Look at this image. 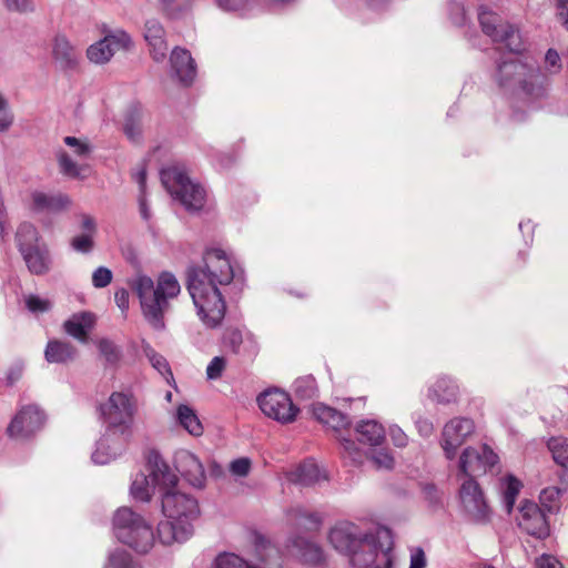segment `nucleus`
<instances>
[{"label": "nucleus", "mask_w": 568, "mask_h": 568, "mask_svg": "<svg viewBox=\"0 0 568 568\" xmlns=\"http://www.w3.org/2000/svg\"><path fill=\"white\" fill-rule=\"evenodd\" d=\"M295 392L298 396L304 398H312L317 393L315 378L307 376L296 379Z\"/></svg>", "instance_id": "48"}, {"label": "nucleus", "mask_w": 568, "mask_h": 568, "mask_svg": "<svg viewBox=\"0 0 568 568\" xmlns=\"http://www.w3.org/2000/svg\"><path fill=\"white\" fill-rule=\"evenodd\" d=\"M104 568H141L136 562H134L132 556L123 550L115 549L110 552L108 557V562Z\"/></svg>", "instance_id": "42"}, {"label": "nucleus", "mask_w": 568, "mask_h": 568, "mask_svg": "<svg viewBox=\"0 0 568 568\" xmlns=\"http://www.w3.org/2000/svg\"><path fill=\"white\" fill-rule=\"evenodd\" d=\"M328 539L336 550L349 556L365 541L358 528L351 523L335 526L331 529Z\"/></svg>", "instance_id": "16"}, {"label": "nucleus", "mask_w": 568, "mask_h": 568, "mask_svg": "<svg viewBox=\"0 0 568 568\" xmlns=\"http://www.w3.org/2000/svg\"><path fill=\"white\" fill-rule=\"evenodd\" d=\"M498 459V455L486 444L479 449L467 447L460 455L459 470L468 478H474L494 467Z\"/></svg>", "instance_id": "12"}, {"label": "nucleus", "mask_w": 568, "mask_h": 568, "mask_svg": "<svg viewBox=\"0 0 568 568\" xmlns=\"http://www.w3.org/2000/svg\"><path fill=\"white\" fill-rule=\"evenodd\" d=\"M148 471L150 473L149 469ZM156 486L150 475L139 474L131 485V494L135 499L149 501Z\"/></svg>", "instance_id": "35"}, {"label": "nucleus", "mask_w": 568, "mask_h": 568, "mask_svg": "<svg viewBox=\"0 0 568 568\" xmlns=\"http://www.w3.org/2000/svg\"><path fill=\"white\" fill-rule=\"evenodd\" d=\"M371 462L376 468L390 469L394 466V458L387 450L374 452Z\"/></svg>", "instance_id": "52"}, {"label": "nucleus", "mask_w": 568, "mask_h": 568, "mask_svg": "<svg viewBox=\"0 0 568 568\" xmlns=\"http://www.w3.org/2000/svg\"><path fill=\"white\" fill-rule=\"evenodd\" d=\"M175 467L181 476L193 487L202 488L205 484V470L200 459L189 450L175 455Z\"/></svg>", "instance_id": "17"}, {"label": "nucleus", "mask_w": 568, "mask_h": 568, "mask_svg": "<svg viewBox=\"0 0 568 568\" xmlns=\"http://www.w3.org/2000/svg\"><path fill=\"white\" fill-rule=\"evenodd\" d=\"M548 77L534 64L528 65L525 75L518 81L521 92L531 100H540L547 97Z\"/></svg>", "instance_id": "18"}, {"label": "nucleus", "mask_w": 568, "mask_h": 568, "mask_svg": "<svg viewBox=\"0 0 568 568\" xmlns=\"http://www.w3.org/2000/svg\"><path fill=\"white\" fill-rule=\"evenodd\" d=\"M378 548L373 539L365 541L349 556L354 568H369L377 559Z\"/></svg>", "instance_id": "29"}, {"label": "nucleus", "mask_w": 568, "mask_h": 568, "mask_svg": "<svg viewBox=\"0 0 568 568\" xmlns=\"http://www.w3.org/2000/svg\"><path fill=\"white\" fill-rule=\"evenodd\" d=\"M39 241L40 235L37 227L33 224L24 222L19 225L16 233V242L20 254L37 246H40L41 244L39 243Z\"/></svg>", "instance_id": "31"}, {"label": "nucleus", "mask_w": 568, "mask_h": 568, "mask_svg": "<svg viewBox=\"0 0 568 568\" xmlns=\"http://www.w3.org/2000/svg\"><path fill=\"white\" fill-rule=\"evenodd\" d=\"M77 355V348L69 342L49 341L44 351V357L49 363H68Z\"/></svg>", "instance_id": "27"}, {"label": "nucleus", "mask_w": 568, "mask_h": 568, "mask_svg": "<svg viewBox=\"0 0 568 568\" xmlns=\"http://www.w3.org/2000/svg\"><path fill=\"white\" fill-rule=\"evenodd\" d=\"M214 568H258L257 566H254L250 564L248 561L244 560L240 556L226 552L220 555L215 559V567Z\"/></svg>", "instance_id": "44"}, {"label": "nucleus", "mask_w": 568, "mask_h": 568, "mask_svg": "<svg viewBox=\"0 0 568 568\" xmlns=\"http://www.w3.org/2000/svg\"><path fill=\"white\" fill-rule=\"evenodd\" d=\"M459 499L464 511L469 518L479 524H486L490 518V508L485 499L479 484L473 478H467L460 486Z\"/></svg>", "instance_id": "10"}, {"label": "nucleus", "mask_w": 568, "mask_h": 568, "mask_svg": "<svg viewBox=\"0 0 568 568\" xmlns=\"http://www.w3.org/2000/svg\"><path fill=\"white\" fill-rule=\"evenodd\" d=\"M193 534L192 524L176 523L175 520L161 521L158 526L159 540L163 545L183 542Z\"/></svg>", "instance_id": "20"}, {"label": "nucleus", "mask_w": 568, "mask_h": 568, "mask_svg": "<svg viewBox=\"0 0 568 568\" xmlns=\"http://www.w3.org/2000/svg\"><path fill=\"white\" fill-rule=\"evenodd\" d=\"M312 413L316 420L334 430L346 429L351 424L345 414L321 403L313 405Z\"/></svg>", "instance_id": "22"}, {"label": "nucleus", "mask_w": 568, "mask_h": 568, "mask_svg": "<svg viewBox=\"0 0 568 568\" xmlns=\"http://www.w3.org/2000/svg\"><path fill=\"white\" fill-rule=\"evenodd\" d=\"M389 435L396 447H405L408 444L407 435L399 427H392Z\"/></svg>", "instance_id": "59"}, {"label": "nucleus", "mask_w": 568, "mask_h": 568, "mask_svg": "<svg viewBox=\"0 0 568 568\" xmlns=\"http://www.w3.org/2000/svg\"><path fill=\"white\" fill-rule=\"evenodd\" d=\"M203 275L193 273L191 281L186 282V290L196 308V315L203 325L210 329L220 327L226 313V302L219 287L211 283H203Z\"/></svg>", "instance_id": "3"}, {"label": "nucleus", "mask_w": 568, "mask_h": 568, "mask_svg": "<svg viewBox=\"0 0 568 568\" xmlns=\"http://www.w3.org/2000/svg\"><path fill=\"white\" fill-rule=\"evenodd\" d=\"M292 519L295 521V525L298 528L315 531L318 530L322 524L321 518L316 514H307L301 509H294L290 514Z\"/></svg>", "instance_id": "41"}, {"label": "nucleus", "mask_w": 568, "mask_h": 568, "mask_svg": "<svg viewBox=\"0 0 568 568\" xmlns=\"http://www.w3.org/2000/svg\"><path fill=\"white\" fill-rule=\"evenodd\" d=\"M251 468L248 458H239L231 463L230 469L234 475L246 476Z\"/></svg>", "instance_id": "57"}, {"label": "nucleus", "mask_w": 568, "mask_h": 568, "mask_svg": "<svg viewBox=\"0 0 568 568\" xmlns=\"http://www.w3.org/2000/svg\"><path fill=\"white\" fill-rule=\"evenodd\" d=\"M529 63L521 62L518 59L504 61L498 65L497 80L500 87L518 84L521 75H525Z\"/></svg>", "instance_id": "26"}, {"label": "nucleus", "mask_w": 568, "mask_h": 568, "mask_svg": "<svg viewBox=\"0 0 568 568\" xmlns=\"http://www.w3.org/2000/svg\"><path fill=\"white\" fill-rule=\"evenodd\" d=\"M144 353L146 354L152 366L162 375V376H172V372L168 361L156 353L150 345L144 347Z\"/></svg>", "instance_id": "46"}, {"label": "nucleus", "mask_w": 568, "mask_h": 568, "mask_svg": "<svg viewBox=\"0 0 568 568\" xmlns=\"http://www.w3.org/2000/svg\"><path fill=\"white\" fill-rule=\"evenodd\" d=\"M144 39L149 44L153 60L156 62L163 61L168 53L165 30L156 19H150L145 22Z\"/></svg>", "instance_id": "19"}, {"label": "nucleus", "mask_w": 568, "mask_h": 568, "mask_svg": "<svg viewBox=\"0 0 568 568\" xmlns=\"http://www.w3.org/2000/svg\"><path fill=\"white\" fill-rule=\"evenodd\" d=\"M523 488V484L513 475H508L505 479V488L503 491V499L506 513L511 514L516 499Z\"/></svg>", "instance_id": "37"}, {"label": "nucleus", "mask_w": 568, "mask_h": 568, "mask_svg": "<svg viewBox=\"0 0 568 568\" xmlns=\"http://www.w3.org/2000/svg\"><path fill=\"white\" fill-rule=\"evenodd\" d=\"M293 545L298 550L302 560L307 564L316 565L324 558L322 548L306 538L297 537Z\"/></svg>", "instance_id": "33"}, {"label": "nucleus", "mask_w": 568, "mask_h": 568, "mask_svg": "<svg viewBox=\"0 0 568 568\" xmlns=\"http://www.w3.org/2000/svg\"><path fill=\"white\" fill-rule=\"evenodd\" d=\"M45 422L43 412L37 405L23 406L7 427V435L14 439H27L39 432Z\"/></svg>", "instance_id": "11"}, {"label": "nucleus", "mask_w": 568, "mask_h": 568, "mask_svg": "<svg viewBox=\"0 0 568 568\" xmlns=\"http://www.w3.org/2000/svg\"><path fill=\"white\" fill-rule=\"evenodd\" d=\"M357 439L369 446H378L385 439L384 427L375 420H363L356 426Z\"/></svg>", "instance_id": "28"}, {"label": "nucleus", "mask_w": 568, "mask_h": 568, "mask_svg": "<svg viewBox=\"0 0 568 568\" xmlns=\"http://www.w3.org/2000/svg\"><path fill=\"white\" fill-rule=\"evenodd\" d=\"M53 55L63 68H73L79 59L78 51L63 36H58L54 39Z\"/></svg>", "instance_id": "30"}, {"label": "nucleus", "mask_w": 568, "mask_h": 568, "mask_svg": "<svg viewBox=\"0 0 568 568\" xmlns=\"http://www.w3.org/2000/svg\"><path fill=\"white\" fill-rule=\"evenodd\" d=\"M517 523L523 530L534 537L542 539L549 535L546 516L537 504L532 501L524 500L521 503Z\"/></svg>", "instance_id": "15"}, {"label": "nucleus", "mask_w": 568, "mask_h": 568, "mask_svg": "<svg viewBox=\"0 0 568 568\" xmlns=\"http://www.w3.org/2000/svg\"><path fill=\"white\" fill-rule=\"evenodd\" d=\"M130 45V36L124 31H116L91 44L87 50V55L91 62L105 63L116 51L126 50Z\"/></svg>", "instance_id": "14"}, {"label": "nucleus", "mask_w": 568, "mask_h": 568, "mask_svg": "<svg viewBox=\"0 0 568 568\" xmlns=\"http://www.w3.org/2000/svg\"><path fill=\"white\" fill-rule=\"evenodd\" d=\"M547 446L556 464L568 469V438L552 437L548 440Z\"/></svg>", "instance_id": "38"}, {"label": "nucleus", "mask_w": 568, "mask_h": 568, "mask_svg": "<svg viewBox=\"0 0 568 568\" xmlns=\"http://www.w3.org/2000/svg\"><path fill=\"white\" fill-rule=\"evenodd\" d=\"M23 369L20 365L11 366L7 372V384L12 386L14 383L21 379Z\"/></svg>", "instance_id": "64"}, {"label": "nucleus", "mask_w": 568, "mask_h": 568, "mask_svg": "<svg viewBox=\"0 0 568 568\" xmlns=\"http://www.w3.org/2000/svg\"><path fill=\"white\" fill-rule=\"evenodd\" d=\"M161 10L171 18L189 11L197 0H156Z\"/></svg>", "instance_id": "39"}, {"label": "nucleus", "mask_w": 568, "mask_h": 568, "mask_svg": "<svg viewBox=\"0 0 568 568\" xmlns=\"http://www.w3.org/2000/svg\"><path fill=\"white\" fill-rule=\"evenodd\" d=\"M226 358L224 356H215L206 367L207 379L215 381L222 377L226 368Z\"/></svg>", "instance_id": "49"}, {"label": "nucleus", "mask_w": 568, "mask_h": 568, "mask_svg": "<svg viewBox=\"0 0 568 568\" xmlns=\"http://www.w3.org/2000/svg\"><path fill=\"white\" fill-rule=\"evenodd\" d=\"M58 163L61 173L72 179L84 178L82 172L88 169L87 166L77 164L65 151L59 152Z\"/></svg>", "instance_id": "40"}, {"label": "nucleus", "mask_w": 568, "mask_h": 568, "mask_svg": "<svg viewBox=\"0 0 568 568\" xmlns=\"http://www.w3.org/2000/svg\"><path fill=\"white\" fill-rule=\"evenodd\" d=\"M6 6L9 10L18 12H27L32 10L31 0H4Z\"/></svg>", "instance_id": "58"}, {"label": "nucleus", "mask_w": 568, "mask_h": 568, "mask_svg": "<svg viewBox=\"0 0 568 568\" xmlns=\"http://www.w3.org/2000/svg\"><path fill=\"white\" fill-rule=\"evenodd\" d=\"M537 567L538 568H565L562 566V564L557 558H555L554 556H550V555H542L537 560Z\"/></svg>", "instance_id": "61"}, {"label": "nucleus", "mask_w": 568, "mask_h": 568, "mask_svg": "<svg viewBox=\"0 0 568 568\" xmlns=\"http://www.w3.org/2000/svg\"><path fill=\"white\" fill-rule=\"evenodd\" d=\"M320 478L321 470L318 466L312 460H306L292 474L291 480L303 486H310L317 483Z\"/></svg>", "instance_id": "34"}, {"label": "nucleus", "mask_w": 568, "mask_h": 568, "mask_svg": "<svg viewBox=\"0 0 568 568\" xmlns=\"http://www.w3.org/2000/svg\"><path fill=\"white\" fill-rule=\"evenodd\" d=\"M459 387L447 376L439 377L430 388L429 396L439 404H452L458 400Z\"/></svg>", "instance_id": "25"}, {"label": "nucleus", "mask_w": 568, "mask_h": 568, "mask_svg": "<svg viewBox=\"0 0 568 568\" xmlns=\"http://www.w3.org/2000/svg\"><path fill=\"white\" fill-rule=\"evenodd\" d=\"M98 348L101 356L109 365L114 366L120 362L121 351L112 341L108 338H101L98 342Z\"/></svg>", "instance_id": "43"}, {"label": "nucleus", "mask_w": 568, "mask_h": 568, "mask_svg": "<svg viewBox=\"0 0 568 568\" xmlns=\"http://www.w3.org/2000/svg\"><path fill=\"white\" fill-rule=\"evenodd\" d=\"M112 272L104 266L98 267L92 274V284L97 288H103L112 282Z\"/></svg>", "instance_id": "51"}, {"label": "nucleus", "mask_w": 568, "mask_h": 568, "mask_svg": "<svg viewBox=\"0 0 568 568\" xmlns=\"http://www.w3.org/2000/svg\"><path fill=\"white\" fill-rule=\"evenodd\" d=\"M138 294L146 321L156 329L164 327L163 316L169 308V300L175 298L181 292V285L171 272H162L156 285L151 277L139 275L132 285Z\"/></svg>", "instance_id": "2"}, {"label": "nucleus", "mask_w": 568, "mask_h": 568, "mask_svg": "<svg viewBox=\"0 0 568 568\" xmlns=\"http://www.w3.org/2000/svg\"><path fill=\"white\" fill-rule=\"evenodd\" d=\"M116 305L124 312L129 308V292L125 288H120L114 294Z\"/></svg>", "instance_id": "63"}, {"label": "nucleus", "mask_w": 568, "mask_h": 568, "mask_svg": "<svg viewBox=\"0 0 568 568\" xmlns=\"http://www.w3.org/2000/svg\"><path fill=\"white\" fill-rule=\"evenodd\" d=\"M426 566V557L425 552L422 548H417L410 558V567L409 568H425Z\"/></svg>", "instance_id": "62"}, {"label": "nucleus", "mask_w": 568, "mask_h": 568, "mask_svg": "<svg viewBox=\"0 0 568 568\" xmlns=\"http://www.w3.org/2000/svg\"><path fill=\"white\" fill-rule=\"evenodd\" d=\"M478 20L485 34L495 42H501L514 53L521 52L523 42L519 31L508 22H505L497 13L480 9Z\"/></svg>", "instance_id": "8"}, {"label": "nucleus", "mask_w": 568, "mask_h": 568, "mask_svg": "<svg viewBox=\"0 0 568 568\" xmlns=\"http://www.w3.org/2000/svg\"><path fill=\"white\" fill-rule=\"evenodd\" d=\"M113 529L118 540L136 552L146 554L154 545L155 539L151 525L129 507H121L115 511Z\"/></svg>", "instance_id": "4"}, {"label": "nucleus", "mask_w": 568, "mask_h": 568, "mask_svg": "<svg viewBox=\"0 0 568 568\" xmlns=\"http://www.w3.org/2000/svg\"><path fill=\"white\" fill-rule=\"evenodd\" d=\"M93 239L91 234H81L74 236L71 241V246L81 253H88L93 248Z\"/></svg>", "instance_id": "54"}, {"label": "nucleus", "mask_w": 568, "mask_h": 568, "mask_svg": "<svg viewBox=\"0 0 568 568\" xmlns=\"http://www.w3.org/2000/svg\"><path fill=\"white\" fill-rule=\"evenodd\" d=\"M178 418L180 424L193 436H200L203 433V426L195 415L194 410L186 405H180L178 408Z\"/></svg>", "instance_id": "36"}, {"label": "nucleus", "mask_w": 568, "mask_h": 568, "mask_svg": "<svg viewBox=\"0 0 568 568\" xmlns=\"http://www.w3.org/2000/svg\"><path fill=\"white\" fill-rule=\"evenodd\" d=\"M224 344L230 347L234 354H237L243 344L242 332L237 328H227L224 333Z\"/></svg>", "instance_id": "50"}, {"label": "nucleus", "mask_w": 568, "mask_h": 568, "mask_svg": "<svg viewBox=\"0 0 568 568\" xmlns=\"http://www.w3.org/2000/svg\"><path fill=\"white\" fill-rule=\"evenodd\" d=\"M200 272L203 283L219 285H229L234 278V270L230 257L221 248H206L203 254V265H191L186 270V282L191 281L193 273Z\"/></svg>", "instance_id": "6"}, {"label": "nucleus", "mask_w": 568, "mask_h": 568, "mask_svg": "<svg viewBox=\"0 0 568 568\" xmlns=\"http://www.w3.org/2000/svg\"><path fill=\"white\" fill-rule=\"evenodd\" d=\"M136 400L131 394L113 392L108 402L100 405V414L108 428L124 433L133 424Z\"/></svg>", "instance_id": "7"}, {"label": "nucleus", "mask_w": 568, "mask_h": 568, "mask_svg": "<svg viewBox=\"0 0 568 568\" xmlns=\"http://www.w3.org/2000/svg\"><path fill=\"white\" fill-rule=\"evenodd\" d=\"M170 62L179 80L189 85L195 77V63L191 53L185 49L174 48Z\"/></svg>", "instance_id": "21"}, {"label": "nucleus", "mask_w": 568, "mask_h": 568, "mask_svg": "<svg viewBox=\"0 0 568 568\" xmlns=\"http://www.w3.org/2000/svg\"><path fill=\"white\" fill-rule=\"evenodd\" d=\"M475 430V424L471 419L456 417L450 419L442 433V447L448 459L456 456L457 449L466 442Z\"/></svg>", "instance_id": "13"}, {"label": "nucleus", "mask_w": 568, "mask_h": 568, "mask_svg": "<svg viewBox=\"0 0 568 568\" xmlns=\"http://www.w3.org/2000/svg\"><path fill=\"white\" fill-rule=\"evenodd\" d=\"M23 261L31 274L44 275L51 268V257L44 244L21 253Z\"/></svg>", "instance_id": "23"}, {"label": "nucleus", "mask_w": 568, "mask_h": 568, "mask_svg": "<svg viewBox=\"0 0 568 568\" xmlns=\"http://www.w3.org/2000/svg\"><path fill=\"white\" fill-rule=\"evenodd\" d=\"M13 122V116L9 111L8 102L0 95V131H6Z\"/></svg>", "instance_id": "56"}, {"label": "nucleus", "mask_w": 568, "mask_h": 568, "mask_svg": "<svg viewBox=\"0 0 568 568\" xmlns=\"http://www.w3.org/2000/svg\"><path fill=\"white\" fill-rule=\"evenodd\" d=\"M123 130L125 135L132 140L136 141L141 134L140 130V115L136 110H132L128 112L125 116V122L123 124Z\"/></svg>", "instance_id": "47"}, {"label": "nucleus", "mask_w": 568, "mask_h": 568, "mask_svg": "<svg viewBox=\"0 0 568 568\" xmlns=\"http://www.w3.org/2000/svg\"><path fill=\"white\" fill-rule=\"evenodd\" d=\"M63 141L68 146L73 148L74 154L80 158H85L91 152L89 143L83 142L75 136H65Z\"/></svg>", "instance_id": "53"}, {"label": "nucleus", "mask_w": 568, "mask_h": 568, "mask_svg": "<svg viewBox=\"0 0 568 568\" xmlns=\"http://www.w3.org/2000/svg\"><path fill=\"white\" fill-rule=\"evenodd\" d=\"M161 181L172 196L189 212H197L205 203V190L194 183L187 174L179 168H168L161 171Z\"/></svg>", "instance_id": "5"}, {"label": "nucleus", "mask_w": 568, "mask_h": 568, "mask_svg": "<svg viewBox=\"0 0 568 568\" xmlns=\"http://www.w3.org/2000/svg\"><path fill=\"white\" fill-rule=\"evenodd\" d=\"M93 324V316L90 313H82L81 315H74L71 320L64 322L65 332L81 341L85 342L88 339V329Z\"/></svg>", "instance_id": "32"}, {"label": "nucleus", "mask_w": 568, "mask_h": 568, "mask_svg": "<svg viewBox=\"0 0 568 568\" xmlns=\"http://www.w3.org/2000/svg\"><path fill=\"white\" fill-rule=\"evenodd\" d=\"M215 3L223 10L236 11L242 9L247 0H214Z\"/></svg>", "instance_id": "60"}, {"label": "nucleus", "mask_w": 568, "mask_h": 568, "mask_svg": "<svg viewBox=\"0 0 568 568\" xmlns=\"http://www.w3.org/2000/svg\"><path fill=\"white\" fill-rule=\"evenodd\" d=\"M27 307L33 313H43L50 310L51 303L47 300H41L36 295H30L27 298Z\"/></svg>", "instance_id": "55"}, {"label": "nucleus", "mask_w": 568, "mask_h": 568, "mask_svg": "<svg viewBox=\"0 0 568 568\" xmlns=\"http://www.w3.org/2000/svg\"><path fill=\"white\" fill-rule=\"evenodd\" d=\"M31 197V209L36 212H60L68 209L71 204L69 196L64 194L49 195L43 192L36 191L32 193Z\"/></svg>", "instance_id": "24"}, {"label": "nucleus", "mask_w": 568, "mask_h": 568, "mask_svg": "<svg viewBox=\"0 0 568 568\" xmlns=\"http://www.w3.org/2000/svg\"><path fill=\"white\" fill-rule=\"evenodd\" d=\"M146 468L150 470L153 483L164 490L162 493L164 516L176 523L192 524L200 515L197 500L191 495L174 489L178 477L154 449L146 454Z\"/></svg>", "instance_id": "1"}, {"label": "nucleus", "mask_w": 568, "mask_h": 568, "mask_svg": "<svg viewBox=\"0 0 568 568\" xmlns=\"http://www.w3.org/2000/svg\"><path fill=\"white\" fill-rule=\"evenodd\" d=\"M562 490L558 487L551 486L541 490L539 499L548 511H554L559 508V498Z\"/></svg>", "instance_id": "45"}, {"label": "nucleus", "mask_w": 568, "mask_h": 568, "mask_svg": "<svg viewBox=\"0 0 568 568\" xmlns=\"http://www.w3.org/2000/svg\"><path fill=\"white\" fill-rule=\"evenodd\" d=\"M257 403L264 415L281 424L293 423L300 412L290 395L277 388L263 392Z\"/></svg>", "instance_id": "9"}]
</instances>
